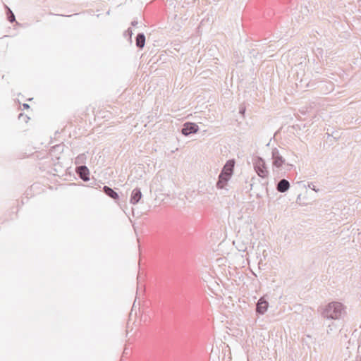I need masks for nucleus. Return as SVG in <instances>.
<instances>
[{
	"instance_id": "nucleus-13",
	"label": "nucleus",
	"mask_w": 361,
	"mask_h": 361,
	"mask_svg": "<svg viewBox=\"0 0 361 361\" xmlns=\"http://www.w3.org/2000/svg\"><path fill=\"white\" fill-rule=\"evenodd\" d=\"M8 8V11L9 12L8 13V20L11 22V23H13L15 21L16 18H15V16L14 14L12 13V11Z\"/></svg>"
},
{
	"instance_id": "nucleus-11",
	"label": "nucleus",
	"mask_w": 361,
	"mask_h": 361,
	"mask_svg": "<svg viewBox=\"0 0 361 361\" xmlns=\"http://www.w3.org/2000/svg\"><path fill=\"white\" fill-rule=\"evenodd\" d=\"M103 190L104 192H105V194L106 195H108L109 197H111L112 199L114 200H117L118 199V195L117 192H116L113 189H111V188L108 187V186H104L103 188Z\"/></svg>"
},
{
	"instance_id": "nucleus-14",
	"label": "nucleus",
	"mask_w": 361,
	"mask_h": 361,
	"mask_svg": "<svg viewBox=\"0 0 361 361\" xmlns=\"http://www.w3.org/2000/svg\"><path fill=\"white\" fill-rule=\"evenodd\" d=\"M336 327V326L334 324H329L327 326L326 333L327 334H330L331 331H334V329Z\"/></svg>"
},
{
	"instance_id": "nucleus-5",
	"label": "nucleus",
	"mask_w": 361,
	"mask_h": 361,
	"mask_svg": "<svg viewBox=\"0 0 361 361\" xmlns=\"http://www.w3.org/2000/svg\"><path fill=\"white\" fill-rule=\"evenodd\" d=\"M235 165L234 160H228L224 165L220 174L224 175L225 177L231 178L233 174V168Z\"/></svg>"
},
{
	"instance_id": "nucleus-4",
	"label": "nucleus",
	"mask_w": 361,
	"mask_h": 361,
	"mask_svg": "<svg viewBox=\"0 0 361 361\" xmlns=\"http://www.w3.org/2000/svg\"><path fill=\"white\" fill-rule=\"evenodd\" d=\"M199 127L196 123H185L183 125V128L181 130L182 133L184 135H189L191 133H195L198 131Z\"/></svg>"
},
{
	"instance_id": "nucleus-1",
	"label": "nucleus",
	"mask_w": 361,
	"mask_h": 361,
	"mask_svg": "<svg viewBox=\"0 0 361 361\" xmlns=\"http://www.w3.org/2000/svg\"><path fill=\"white\" fill-rule=\"evenodd\" d=\"M346 306L341 302L332 301L324 306L321 310V316L325 319L339 320L347 313Z\"/></svg>"
},
{
	"instance_id": "nucleus-19",
	"label": "nucleus",
	"mask_w": 361,
	"mask_h": 361,
	"mask_svg": "<svg viewBox=\"0 0 361 361\" xmlns=\"http://www.w3.org/2000/svg\"><path fill=\"white\" fill-rule=\"evenodd\" d=\"M128 34H130V35L132 34V31L130 29L128 30Z\"/></svg>"
},
{
	"instance_id": "nucleus-16",
	"label": "nucleus",
	"mask_w": 361,
	"mask_h": 361,
	"mask_svg": "<svg viewBox=\"0 0 361 361\" xmlns=\"http://www.w3.org/2000/svg\"><path fill=\"white\" fill-rule=\"evenodd\" d=\"M23 107H24L25 109H27V108H29L30 106H29V105H28L27 104H23Z\"/></svg>"
},
{
	"instance_id": "nucleus-8",
	"label": "nucleus",
	"mask_w": 361,
	"mask_h": 361,
	"mask_svg": "<svg viewBox=\"0 0 361 361\" xmlns=\"http://www.w3.org/2000/svg\"><path fill=\"white\" fill-rule=\"evenodd\" d=\"M77 172L79 174V176L84 181L89 180V169L85 166H80L77 169Z\"/></svg>"
},
{
	"instance_id": "nucleus-6",
	"label": "nucleus",
	"mask_w": 361,
	"mask_h": 361,
	"mask_svg": "<svg viewBox=\"0 0 361 361\" xmlns=\"http://www.w3.org/2000/svg\"><path fill=\"white\" fill-rule=\"evenodd\" d=\"M269 303L264 299V297H262L259 299L257 305H256V312L259 314H264L268 310Z\"/></svg>"
},
{
	"instance_id": "nucleus-2",
	"label": "nucleus",
	"mask_w": 361,
	"mask_h": 361,
	"mask_svg": "<svg viewBox=\"0 0 361 361\" xmlns=\"http://www.w3.org/2000/svg\"><path fill=\"white\" fill-rule=\"evenodd\" d=\"M271 158L273 160L272 165L274 171V169H281L283 167V166L288 167V170H290L293 166V164L286 163L285 159L283 157V156L280 154L279 149L276 148L272 149Z\"/></svg>"
},
{
	"instance_id": "nucleus-17",
	"label": "nucleus",
	"mask_w": 361,
	"mask_h": 361,
	"mask_svg": "<svg viewBox=\"0 0 361 361\" xmlns=\"http://www.w3.org/2000/svg\"><path fill=\"white\" fill-rule=\"evenodd\" d=\"M244 112H245V109H240V113L244 114Z\"/></svg>"
},
{
	"instance_id": "nucleus-3",
	"label": "nucleus",
	"mask_w": 361,
	"mask_h": 361,
	"mask_svg": "<svg viewBox=\"0 0 361 361\" xmlns=\"http://www.w3.org/2000/svg\"><path fill=\"white\" fill-rule=\"evenodd\" d=\"M254 167L256 173L261 178H267L269 172L267 169L265 162L264 159L260 157H257L254 162Z\"/></svg>"
},
{
	"instance_id": "nucleus-21",
	"label": "nucleus",
	"mask_w": 361,
	"mask_h": 361,
	"mask_svg": "<svg viewBox=\"0 0 361 361\" xmlns=\"http://www.w3.org/2000/svg\"><path fill=\"white\" fill-rule=\"evenodd\" d=\"M80 157H81V156H78V157H77V159H76V163L78 162V160L79 159H80Z\"/></svg>"
},
{
	"instance_id": "nucleus-15",
	"label": "nucleus",
	"mask_w": 361,
	"mask_h": 361,
	"mask_svg": "<svg viewBox=\"0 0 361 361\" xmlns=\"http://www.w3.org/2000/svg\"><path fill=\"white\" fill-rule=\"evenodd\" d=\"M138 24V22L137 20H133L131 23V25L133 26H136Z\"/></svg>"
},
{
	"instance_id": "nucleus-7",
	"label": "nucleus",
	"mask_w": 361,
	"mask_h": 361,
	"mask_svg": "<svg viewBox=\"0 0 361 361\" xmlns=\"http://www.w3.org/2000/svg\"><path fill=\"white\" fill-rule=\"evenodd\" d=\"M142 195L139 188H135L131 192L130 202L132 204H136L140 200Z\"/></svg>"
},
{
	"instance_id": "nucleus-12",
	"label": "nucleus",
	"mask_w": 361,
	"mask_h": 361,
	"mask_svg": "<svg viewBox=\"0 0 361 361\" xmlns=\"http://www.w3.org/2000/svg\"><path fill=\"white\" fill-rule=\"evenodd\" d=\"M145 43V36L143 33H140L136 37V46L139 48H143Z\"/></svg>"
},
{
	"instance_id": "nucleus-10",
	"label": "nucleus",
	"mask_w": 361,
	"mask_h": 361,
	"mask_svg": "<svg viewBox=\"0 0 361 361\" xmlns=\"http://www.w3.org/2000/svg\"><path fill=\"white\" fill-rule=\"evenodd\" d=\"M231 178L225 177L224 175L219 174V180L216 183V188L218 189H226L227 183Z\"/></svg>"
},
{
	"instance_id": "nucleus-9",
	"label": "nucleus",
	"mask_w": 361,
	"mask_h": 361,
	"mask_svg": "<svg viewBox=\"0 0 361 361\" xmlns=\"http://www.w3.org/2000/svg\"><path fill=\"white\" fill-rule=\"evenodd\" d=\"M290 183L286 179H281L276 185V190L280 192H285L288 190Z\"/></svg>"
},
{
	"instance_id": "nucleus-20",
	"label": "nucleus",
	"mask_w": 361,
	"mask_h": 361,
	"mask_svg": "<svg viewBox=\"0 0 361 361\" xmlns=\"http://www.w3.org/2000/svg\"><path fill=\"white\" fill-rule=\"evenodd\" d=\"M128 34H130V35L132 34V31L130 29L128 30Z\"/></svg>"
},
{
	"instance_id": "nucleus-18",
	"label": "nucleus",
	"mask_w": 361,
	"mask_h": 361,
	"mask_svg": "<svg viewBox=\"0 0 361 361\" xmlns=\"http://www.w3.org/2000/svg\"><path fill=\"white\" fill-rule=\"evenodd\" d=\"M309 188H312V190H314V191H316V192H317V191H318L317 190H316V189L314 188V186L312 188L310 185H309Z\"/></svg>"
}]
</instances>
